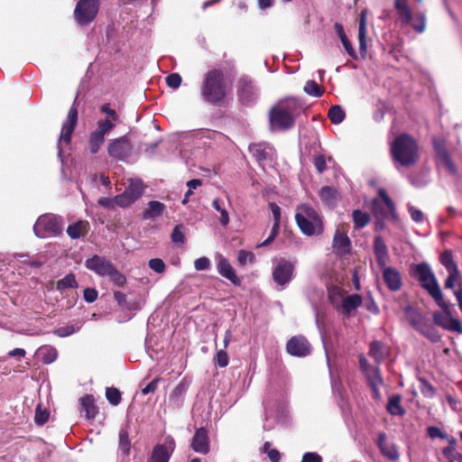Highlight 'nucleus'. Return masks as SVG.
<instances>
[{"label":"nucleus","mask_w":462,"mask_h":462,"mask_svg":"<svg viewBox=\"0 0 462 462\" xmlns=\"http://www.w3.org/2000/svg\"><path fill=\"white\" fill-rule=\"evenodd\" d=\"M99 6L100 0H79L74 10L76 22L80 25L90 23L97 17Z\"/></svg>","instance_id":"0eeeda50"},{"label":"nucleus","mask_w":462,"mask_h":462,"mask_svg":"<svg viewBox=\"0 0 462 462\" xmlns=\"http://www.w3.org/2000/svg\"><path fill=\"white\" fill-rule=\"evenodd\" d=\"M105 136L103 134L98 131H93L88 138V148L92 154H96L105 143Z\"/></svg>","instance_id":"72a5a7b5"},{"label":"nucleus","mask_w":462,"mask_h":462,"mask_svg":"<svg viewBox=\"0 0 462 462\" xmlns=\"http://www.w3.org/2000/svg\"><path fill=\"white\" fill-rule=\"evenodd\" d=\"M50 418V412L47 409H42L41 404H38L35 410L34 421L37 425H44Z\"/></svg>","instance_id":"603ef678"},{"label":"nucleus","mask_w":462,"mask_h":462,"mask_svg":"<svg viewBox=\"0 0 462 462\" xmlns=\"http://www.w3.org/2000/svg\"><path fill=\"white\" fill-rule=\"evenodd\" d=\"M405 318L410 325L432 343H439L441 336L430 319L411 306L404 309Z\"/></svg>","instance_id":"39448f33"},{"label":"nucleus","mask_w":462,"mask_h":462,"mask_svg":"<svg viewBox=\"0 0 462 462\" xmlns=\"http://www.w3.org/2000/svg\"><path fill=\"white\" fill-rule=\"evenodd\" d=\"M439 262L445 266L448 272L457 270V264L453 259V254L450 250L444 251L439 256Z\"/></svg>","instance_id":"a19ab883"},{"label":"nucleus","mask_w":462,"mask_h":462,"mask_svg":"<svg viewBox=\"0 0 462 462\" xmlns=\"http://www.w3.org/2000/svg\"><path fill=\"white\" fill-rule=\"evenodd\" d=\"M174 448L175 441L173 438H166L162 444L154 446L149 462H169Z\"/></svg>","instance_id":"ddd939ff"},{"label":"nucleus","mask_w":462,"mask_h":462,"mask_svg":"<svg viewBox=\"0 0 462 462\" xmlns=\"http://www.w3.org/2000/svg\"><path fill=\"white\" fill-rule=\"evenodd\" d=\"M366 376L370 386H379L383 383L378 365H376L371 371H366Z\"/></svg>","instance_id":"864d4df0"},{"label":"nucleus","mask_w":462,"mask_h":462,"mask_svg":"<svg viewBox=\"0 0 462 462\" xmlns=\"http://www.w3.org/2000/svg\"><path fill=\"white\" fill-rule=\"evenodd\" d=\"M319 196L322 204L328 208H336L340 199L339 192L332 186H323L319 191Z\"/></svg>","instance_id":"412c9836"},{"label":"nucleus","mask_w":462,"mask_h":462,"mask_svg":"<svg viewBox=\"0 0 462 462\" xmlns=\"http://www.w3.org/2000/svg\"><path fill=\"white\" fill-rule=\"evenodd\" d=\"M119 449L123 452L124 455H129L131 448V441L129 439V431L127 427L121 428L119 431Z\"/></svg>","instance_id":"c9c22d12"},{"label":"nucleus","mask_w":462,"mask_h":462,"mask_svg":"<svg viewBox=\"0 0 462 462\" xmlns=\"http://www.w3.org/2000/svg\"><path fill=\"white\" fill-rule=\"evenodd\" d=\"M304 91L310 96L320 97L324 93V88L314 80H308L304 86Z\"/></svg>","instance_id":"c03bdc74"},{"label":"nucleus","mask_w":462,"mask_h":462,"mask_svg":"<svg viewBox=\"0 0 462 462\" xmlns=\"http://www.w3.org/2000/svg\"><path fill=\"white\" fill-rule=\"evenodd\" d=\"M427 434L432 439H448V434L443 432L439 428H438L436 426H429L427 428Z\"/></svg>","instance_id":"0e129e2a"},{"label":"nucleus","mask_w":462,"mask_h":462,"mask_svg":"<svg viewBox=\"0 0 462 462\" xmlns=\"http://www.w3.org/2000/svg\"><path fill=\"white\" fill-rule=\"evenodd\" d=\"M114 299L121 308L128 310H135L139 309V305L135 301H128L126 295L121 291H114Z\"/></svg>","instance_id":"e433bc0d"},{"label":"nucleus","mask_w":462,"mask_h":462,"mask_svg":"<svg viewBox=\"0 0 462 462\" xmlns=\"http://www.w3.org/2000/svg\"><path fill=\"white\" fill-rule=\"evenodd\" d=\"M393 161L403 167H411L419 161V147L416 140L408 134L395 137L390 148Z\"/></svg>","instance_id":"f03ea898"},{"label":"nucleus","mask_w":462,"mask_h":462,"mask_svg":"<svg viewBox=\"0 0 462 462\" xmlns=\"http://www.w3.org/2000/svg\"><path fill=\"white\" fill-rule=\"evenodd\" d=\"M394 9L396 10L401 22L408 24L412 19L411 9L409 6L408 0H395Z\"/></svg>","instance_id":"bb28decb"},{"label":"nucleus","mask_w":462,"mask_h":462,"mask_svg":"<svg viewBox=\"0 0 462 462\" xmlns=\"http://www.w3.org/2000/svg\"><path fill=\"white\" fill-rule=\"evenodd\" d=\"M432 274L434 273L430 269V266L425 262L414 264L411 267V275L419 282H424L425 279L432 278Z\"/></svg>","instance_id":"c756f323"},{"label":"nucleus","mask_w":462,"mask_h":462,"mask_svg":"<svg viewBox=\"0 0 462 462\" xmlns=\"http://www.w3.org/2000/svg\"><path fill=\"white\" fill-rule=\"evenodd\" d=\"M114 202L121 207V208H126L135 202L134 198H132L129 193L126 191L123 192L122 194H119L115 197Z\"/></svg>","instance_id":"4d7b16f0"},{"label":"nucleus","mask_w":462,"mask_h":462,"mask_svg":"<svg viewBox=\"0 0 462 462\" xmlns=\"http://www.w3.org/2000/svg\"><path fill=\"white\" fill-rule=\"evenodd\" d=\"M420 390L422 395L426 398H432L436 394V388L425 378L420 377Z\"/></svg>","instance_id":"de8ad7c7"},{"label":"nucleus","mask_w":462,"mask_h":462,"mask_svg":"<svg viewBox=\"0 0 462 462\" xmlns=\"http://www.w3.org/2000/svg\"><path fill=\"white\" fill-rule=\"evenodd\" d=\"M78 282L73 273H69L57 282L56 288L58 291H63L70 288H77Z\"/></svg>","instance_id":"37998d69"},{"label":"nucleus","mask_w":462,"mask_h":462,"mask_svg":"<svg viewBox=\"0 0 462 462\" xmlns=\"http://www.w3.org/2000/svg\"><path fill=\"white\" fill-rule=\"evenodd\" d=\"M369 356L374 360V362L378 365L385 358V346L381 341L378 340L371 342L369 346Z\"/></svg>","instance_id":"7c9ffc66"},{"label":"nucleus","mask_w":462,"mask_h":462,"mask_svg":"<svg viewBox=\"0 0 462 462\" xmlns=\"http://www.w3.org/2000/svg\"><path fill=\"white\" fill-rule=\"evenodd\" d=\"M78 106L76 101H74L73 105L70 106L67 119L63 123L60 134L59 137V143L64 142L66 144H69L71 143L72 134L78 124ZM59 154L61 153V148L60 147V143H58Z\"/></svg>","instance_id":"9b49d317"},{"label":"nucleus","mask_w":462,"mask_h":462,"mask_svg":"<svg viewBox=\"0 0 462 462\" xmlns=\"http://www.w3.org/2000/svg\"><path fill=\"white\" fill-rule=\"evenodd\" d=\"M182 226L177 225L172 230L171 235V239L175 244H183L185 242V236L181 231Z\"/></svg>","instance_id":"69168bd1"},{"label":"nucleus","mask_w":462,"mask_h":462,"mask_svg":"<svg viewBox=\"0 0 462 462\" xmlns=\"http://www.w3.org/2000/svg\"><path fill=\"white\" fill-rule=\"evenodd\" d=\"M213 361L216 366L221 368L227 366L229 363V357L225 349L218 350L216 353Z\"/></svg>","instance_id":"5fc2aeb1"},{"label":"nucleus","mask_w":462,"mask_h":462,"mask_svg":"<svg viewBox=\"0 0 462 462\" xmlns=\"http://www.w3.org/2000/svg\"><path fill=\"white\" fill-rule=\"evenodd\" d=\"M212 206L217 211L220 212L219 221L221 225L224 226H227L229 223V215L228 212L221 207L219 199H215L212 202Z\"/></svg>","instance_id":"6e6d98bb"},{"label":"nucleus","mask_w":462,"mask_h":462,"mask_svg":"<svg viewBox=\"0 0 462 462\" xmlns=\"http://www.w3.org/2000/svg\"><path fill=\"white\" fill-rule=\"evenodd\" d=\"M117 121H114V120H111V119H100L97 121V131H98L99 133L103 134L104 135H106L108 134L115 127H116V123Z\"/></svg>","instance_id":"8fccbe9b"},{"label":"nucleus","mask_w":462,"mask_h":462,"mask_svg":"<svg viewBox=\"0 0 462 462\" xmlns=\"http://www.w3.org/2000/svg\"><path fill=\"white\" fill-rule=\"evenodd\" d=\"M334 28H335V31H336L337 36L339 37V39L342 42L346 53L353 60H357L358 59L357 53L355 51V49L353 48L351 42L348 40V38L345 32L343 25L339 23H336L334 24Z\"/></svg>","instance_id":"cd10ccee"},{"label":"nucleus","mask_w":462,"mask_h":462,"mask_svg":"<svg viewBox=\"0 0 462 462\" xmlns=\"http://www.w3.org/2000/svg\"><path fill=\"white\" fill-rule=\"evenodd\" d=\"M295 265L289 260L282 258L273 270V279L276 284L284 288L293 279Z\"/></svg>","instance_id":"9d476101"},{"label":"nucleus","mask_w":462,"mask_h":462,"mask_svg":"<svg viewBox=\"0 0 462 462\" xmlns=\"http://www.w3.org/2000/svg\"><path fill=\"white\" fill-rule=\"evenodd\" d=\"M302 110L300 101L294 97L285 98L273 106L269 112L272 131H287L295 125L297 116Z\"/></svg>","instance_id":"f257e3e1"},{"label":"nucleus","mask_w":462,"mask_h":462,"mask_svg":"<svg viewBox=\"0 0 462 462\" xmlns=\"http://www.w3.org/2000/svg\"><path fill=\"white\" fill-rule=\"evenodd\" d=\"M39 355L42 356V361L44 364L49 365L57 359L58 352L56 348L45 346L39 349Z\"/></svg>","instance_id":"ea45409f"},{"label":"nucleus","mask_w":462,"mask_h":462,"mask_svg":"<svg viewBox=\"0 0 462 462\" xmlns=\"http://www.w3.org/2000/svg\"><path fill=\"white\" fill-rule=\"evenodd\" d=\"M268 147L267 143H254L249 145V152L252 156L258 162H263L267 159L266 149Z\"/></svg>","instance_id":"473e14b6"},{"label":"nucleus","mask_w":462,"mask_h":462,"mask_svg":"<svg viewBox=\"0 0 462 462\" xmlns=\"http://www.w3.org/2000/svg\"><path fill=\"white\" fill-rule=\"evenodd\" d=\"M374 254L379 267H384L387 264L388 248L381 236L374 237Z\"/></svg>","instance_id":"5701e85b"},{"label":"nucleus","mask_w":462,"mask_h":462,"mask_svg":"<svg viewBox=\"0 0 462 462\" xmlns=\"http://www.w3.org/2000/svg\"><path fill=\"white\" fill-rule=\"evenodd\" d=\"M376 445L381 454L390 461H397L399 459V452L396 445L387 441L385 432H380L376 440Z\"/></svg>","instance_id":"f3484780"},{"label":"nucleus","mask_w":462,"mask_h":462,"mask_svg":"<svg viewBox=\"0 0 462 462\" xmlns=\"http://www.w3.org/2000/svg\"><path fill=\"white\" fill-rule=\"evenodd\" d=\"M227 95V86L225 74L219 69L208 70L203 79L201 86V96L204 100L217 105L221 103Z\"/></svg>","instance_id":"7ed1b4c3"},{"label":"nucleus","mask_w":462,"mask_h":462,"mask_svg":"<svg viewBox=\"0 0 462 462\" xmlns=\"http://www.w3.org/2000/svg\"><path fill=\"white\" fill-rule=\"evenodd\" d=\"M443 329L462 334V323L459 319L452 317L449 319L448 322L444 325Z\"/></svg>","instance_id":"bf43d9fd"},{"label":"nucleus","mask_w":462,"mask_h":462,"mask_svg":"<svg viewBox=\"0 0 462 462\" xmlns=\"http://www.w3.org/2000/svg\"><path fill=\"white\" fill-rule=\"evenodd\" d=\"M217 270L221 276L229 280L234 285H241V279L236 275V270L230 264L229 261L223 255H219L217 263Z\"/></svg>","instance_id":"a211bd4d"},{"label":"nucleus","mask_w":462,"mask_h":462,"mask_svg":"<svg viewBox=\"0 0 462 462\" xmlns=\"http://www.w3.org/2000/svg\"><path fill=\"white\" fill-rule=\"evenodd\" d=\"M448 273V275L445 280V288L453 290L459 310L462 312V274L458 269L455 270V272L449 271Z\"/></svg>","instance_id":"2eb2a0df"},{"label":"nucleus","mask_w":462,"mask_h":462,"mask_svg":"<svg viewBox=\"0 0 462 462\" xmlns=\"http://www.w3.org/2000/svg\"><path fill=\"white\" fill-rule=\"evenodd\" d=\"M106 397L110 404L116 406L121 402L122 393L116 387H108L106 390Z\"/></svg>","instance_id":"3c124183"},{"label":"nucleus","mask_w":462,"mask_h":462,"mask_svg":"<svg viewBox=\"0 0 462 462\" xmlns=\"http://www.w3.org/2000/svg\"><path fill=\"white\" fill-rule=\"evenodd\" d=\"M148 266L157 273H163L166 269L164 262L161 258H152L149 261Z\"/></svg>","instance_id":"e2e57ef3"},{"label":"nucleus","mask_w":462,"mask_h":462,"mask_svg":"<svg viewBox=\"0 0 462 462\" xmlns=\"http://www.w3.org/2000/svg\"><path fill=\"white\" fill-rule=\"evenodd\" d=\"M383 269V278L387 288L392 291L401 290L402 282L400 272L393 267H380Z\"/></svg>","instance_id":"6ab92c4d"},{"label":"nucleus","mask_w":462,"mask_h":462,"mask_svg":"<svg viewBox=\"0 0 462 462\" xmlns=\"http://www.w3.org/2000/svg\"><path fill=\"white\" fill-rule=\"evenodd\" d=\"M372 209L374 217L377 219H383L391 215V213H388V210L386 209L385 206H383V203L380 201L379 199H373Z\"/></svg>","instance_id":"a18cd8bd"},{"label":"nucleus","mask_w":462,"mask_h":462,"mask_svg":"<svg viewBox=\"0 0 462 462\" xmlns=\"http://www.w3.org/2000/svg\"><path fill=\"white\" fill-rule=\"evenodd\" d=\"M401 396L393 395L390 398L387 404V411L392 415L402 416L405 414V410L401 405Z\"/></svg>","instance_id":"f704fd0d"},{"label":"nucleus","mask_w":462,"mask_h":462,"mask_svg":"<svg viewBox=\"0 0 462 462\" xmlns=\"http://www.w3.org/2000/svg\"><path fill=\"white\" fill-rule=\"evenodd\" d=\"M295 220L300 230L305 236H311L323 232L322 217L310 205L297 206Z\"/></svg>","instance_id":"20e7f679"},{"label":"nucleus","mask_w":462,"mask_h":462,"mask_svg":"<svg viewBox=\"0 0 462 462\" xmlns=\"http://www.w3.org/2000/svg\"><path fill=\"white\" fill-rule=\"evenodd\" d=\"M346 117V113L343 108L338 106H332L328 113V118L331 121L332 124L338 125L343 122Z\"/></svg>","instance_id":"58836bf2"},{"label":"nucleus","mask_w":462,"mask_h":462,"mask_svg":"<svg viewBox=\"0 0 462 462\" xmlns=\"http://www.w3.org/2000/svg\"><path fill=\"white\" fill-rule=\"evenodd\" d=\"M353 221L355 228H363L370 222V216L359 209L354 210Z\"/></svg>","instance_id":"79ce46f5"},{"label":"nucleus","mask_w":462,"mask_h":462,"mask_svg":"<svg viewBox=\"0 0 462 462\" xmlns=\"http://www.w3.org/2000/svg\"><path fill=\"white\" fill-rule=\"evenodd\" d=\"M236 93L243 105H250L258 97V89L249 76L240 77L236 84Z\"/></svg>","instance_id":"1a4fd4ad"},{"label":"nucleus","mask_w":462,"mask_h":462,"mask_svg":"<svg viewBox=\"0 0 462 462\" xmlns=\"http://www.w3.org/2000/svg\"><path fill=\"white\" fill-rule=\"evenodd\" d=\"M125 191L129 193L132 198H134V200L136 201L142 196L143 192V187L141 182L131 183Z\"/></svg>","instance_id":"680f3d73"},{"label":"nucleus","mask_w":462,"mask_h":462,"mask_svg":"<svg viewBox=\"0 0 462 462\" xmlns=\"http://www.w3.org/2000/svg\"><path fill=\"white\" fill-rule=\"evenodd\" d=\"M166 83L169 88H178L182 81V79L179 73H171L166 77Z\"/></svg>","instance_id":"774afa93"},{"label":"nucleus","mask_w":462,"mask_h":462,"mask_svg":"<svg viewBox=\"0 0 462 462\" xmlns=\"http://www.w3.org/2000/svg\"><path fill=\"white\" fill-rule=\"evenodd\" d=\"M188 385L184 381H181L171 392L170 395V400L179 405L184 398V395L187 392Z\"/></svg>","instance_id":"4c0bfd02"},{"label":"nucleus","mask_w":462,"mask_h":462,"mask_svg":"<svg viewBox=\"0 0 462 462\" xmlns=\"http://www.w3.org/2000/svg\"><path fill=\"white\" fill-rule=\"evenodd\" d=\"M362 304V297L359 294H352L343 299L342 310L345 314L349 315L352 310L357 309Z\"/></svg>","instance_id":"2f4dec72"},{"label":"nucleus","mask_w":462,"mask_h":462,"mask_svg":"<svg viewBox=\"0 0 462 462\" xmlns=\"http://www.w3.org/2000/svg\"><path fill=\"white\" fill-rule=\"evenodd\" d=\"M279 229H280V223L274 222L273 226L272 227L270 236L263 243L259 244L257 245V247H263V246H267V245H271L273 243V241L275 239V237L277 236V235L279 233Z\"/></svg>","instance_id":"338daca9"},{"label":"nucleus","mask_w":462,"mask_h":462,"mask_svg":"<svg viewBox=\"0 0 462 462\" xmlns=\"http://www.w3.org/2000/svg\"><path fill=\"white\" fill-rule=\"evenodd\" d=\"M107 277H109L110 282L118 287H124L126 283V277L121 273L115 265L108 273Z\"/></svg>","instance_id":"49530a36"},{"label":"nucleus","mask_w":462,"mask_h":462,"mask_svg":"<svg viewBox=\"0 0 462 462\" xmlns=\"http://www.w3.org/2000/svg\"><path fill=\"white\" fill-rule=\"evenodd\" d=\"M62 230V217L53 214H43L40 216L33 226V232L39 238L60 236Z\"/></svg>","instance_id":"423d86ee"},{"label":"nucleus","mask_w":462,"mask_h":462,"mask_svg":"<svg viewBox=\"0 0 462 462\" xmlns=\"http://www.w3.org/2000/svg\"><path fill=\"white\" fill-rule=\"evenodd\" d=\"M378 194L380 196V201L383 203V206H385L388 213H391V216L394 217L395 215V206L392 199L388 196L387 192L383 189H379Z\"/></svg>","instance_id":"09e8293b"},{"label":"nucleus","mask_w":462,"mask_h":462,"mask_svg":"<svg viewBox=\"0 0 462 462\" xmlns=\"http://www.w3.org/2000/svg\"><path fill=\"white\" fill-rule=\"evenodd\" d=\"M412 27L415 32L422 33L426 27V15L423 13H418L415 16L414 23Z\"/></svg>","instance_id":"052dcab7"},{"label":"nucleus","mask_w":462,"mask_h":462,"mask_svg":"<svg viewBox=\"0 0 462 462\" xmlns=\"http://www.w3.org/2000/svg\"><path fill=\"white\" fill-rule=\"evenodd\" d=\"M420 286L427 291L429 295L434 300H440L443 297L442 291L440 290L439 284L435 277L432 274V278L425 279L424 282H420Z\"/></svg>","instance_id":"a878e982"},{"label":"nucleus","mask_w":462,"mask_h":462,"mask_svg":"<svg viewBox=\"0 0 462 462\" xmlns=\"http://www.w3.org/2000/svg\"><path fill=\"white\" fill-rule=\"evenodd\" d=\"M85 266L99 276H107L114 264L105 257L95 254L85 262Z\"/></svg>","instance_id":"dca6fc26"},{"label":"nucleus","mask_w":462,"mask_h":462,"mask_svg":"<svg viewBox=\"0 0 462 462\" xmlns=\"http://www.w3.org/2000/svg\"><path fill=\"white\" fill-rule=\"evenodd\" d=\"M286 350L291 356L304 357L310 354L311 346L305 337L299 335L287 341Z\"/></svg>","instance_id":"f8f14e48"},{"label":"nucleus","mask_w":462,"mask_h":462,"mask_svg":"<svg viewBox=\"0 0 462 462\" xmlns=\"http://www.w3.org/2000/svg\"><path fill=\"white\" fill-rule=\"evenodd\" d=\"M254 261L255 255L254 253L245 250H240L238 252L237 263L239 265L245 266L247 263H253Z\"/></svg>","instance_id":"13d9d810"},{"label":"nucleus","mask_w":462,"mask_h":462,"mask_svg":"<svg viewBox=\"0 0 462 462\" xmlns=\"http://www.w3.org/2000/svg\"><path fill=\"white\" fill-rule=\"evenodd\" d=\"M80 402V412L85 413V417L88 420L95 419L98 413V408L95 404V398L91 394H86L79 399Z\"/></svg>","instance_id":"b1692460"},{"label":"nucleus","mask_w":462,"mask_h":462,"mask_svg":"<svg viewBox=\"0 0 462 462\" xmlns=\"http://www.w3.org/2000/svg\"><path fill=\"white\" fill-rule=\"evenodd\" d=\"M90 228L87 220H79L67 227V234L71 239L86 236Z\"/></svg>","instance_id":"393cba45"},{"label":"nucleus","mask_w":462,"mask_h":462,"mask_svg":"<svg viewBox=\"0 0 462 462\" xmlns=\"http://www.w3.org/2000/svg\"><path fill=\"white\" fill-rule=\"evenodd\" d=\"M166 206L157 200H152L148 203V208L143 211V218L144 219H154L158 217H161Z\"/></svg>","instance_id":"c85d7f7f"},{"label":"nucleus","mask_w":462,"mask_h":462,"mask_svg":"<svg viewBox=\"0 0 462 462\" xmlns=\"http://www.w3.org/2000/svg\"><path fill=\"white\" fill-rule=\"evenodd\" d=\"M191 448L199 454L207 455L210 450L208 431L206 428H198L190 444Z\"/></svg>","instance_id":"4468645a"},{"label":"nucleus","mask_w":462,"mask_h":462,"mask_svg":"<svg viewBox=\"0 0 462 462\" xmlns=\"http://www.w3.org/2000/svg\"><path fill=\"white\" fill-rule=\"evenodd\" d=\"M333 249L337 254L345 255L350 252L351 241L346 233L337 229L333 237Z\"/></svg>","instance_id":"4be33fe9"},{"label":"nucleus","mask_w":462,"mask_h":462,"mask_svg":"<svg viewBox=\"0 0 462 462\" xmlns=\"http://www.w3.org/2000/svg\"><path fill=\"white\" fill-rule=\"evenodd\" d=\"M133 152V144L127 135L115 138L109 141L107 153L117 161H126Z\"/></svg>","instance_id":"6e6552de"},{"label":"nucleus","mask_w":462,"mask_h":462,"mask_svg":"<svg viewBox=\"0 0 462 462\" xmlns=\"http://www.w3.org/2000/svg\"><path fill=\"white\" fill-rule=\"evenodd\" d=\"M436 304L442 310V312L435 311L432 315L434 324L444 328V325L447 324L449 319L452 318L450 305L448 303L443 297L440 300H434Z\"/></svg>","instance_id":"aec40b11"}]
</instances>
